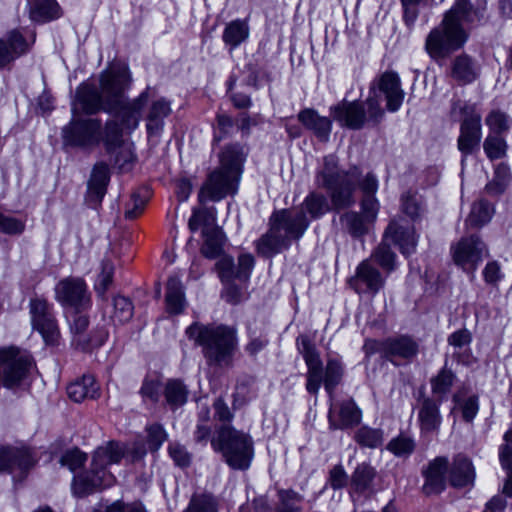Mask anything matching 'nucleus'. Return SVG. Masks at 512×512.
<instances>
[{
    "mask_svg": "<svg viewBox=\"0 0 512 512\" xmlns=\"http://www.w3.org/2000/svg\"><path fill=\"white\" fill-rule=\"evenodd\" d=\"M132 77L128 67L114 63L99 75V89L93 84L83 83L76 90L77 103L81 111L95 114L100 110L112 113L120 119L129 130L138 127L143 112L155 91L151 87L132 100H128L125 92L130 88Z\"/></svg>",
    "mask_w": 512,
    "mask_h": 512,
    "instance_id": "obj_1",
    "label": "nucleus"
},
{
    "mask_svg": "<svg viewBox=\"0 0 512 512\" xmlns=\"http://www.w3.org/2000/svg\"><path fill=\"white\" fill-rule=\"evenodd\" d=\"M317 182L331 192V201L336 209L347 208L355 203L353 191L356 185L364 197L375 196L378 189V181L371 173L361 175L356 167L347 172H339L334 156L324 158V167L317 174Z\"/></svg>",
    "mask_w": 512,
    "mask_h": 512,
    "instance_id": "obj_2",
    "label": "nucleus"
},
{
    "mask_svg": "<svg viewBox=\"0 0 512 512\" xmlns=\"http://www.w3.org/2000/svg\"><path fill=\"white\" fill-rule=\"evenodd\" d=\"M145 453L146 451L142 445H135L128 451L123 444L114 441L98 447L94 452L90 471L84 475L74 477V492L82 495L96 488L111 486L115 478L112 473L107 471L108 465L119 463L125 455L134 462L142 459Z\"/></svg>",
    "mask_w": 512,
    "mask_h": 512,
    "instance_id": "obj_3",
    "label": "nucleus"
},
{
    "mask_svg": "<svg viewBox=\"0 0 512 512\" xmlns=\"http://www.w3.org/2000/svg\"><path fill=\"white\" fill-rule=\"evenodd\" d=\"M246 154L244 147L237 144L224 148L219 155V166L208 174L200 189L201 203L220 201L237 192Z\"/></svg>",
    "mask_w": 512,
    "mask_h": 512,
    "instance_id": "obj_4",
    "label": "nucleus"
},
{
    "mask_svg": "<svg viewBox=\"0 0 512 512\" xmlns=\"http://www.w3.org/2000/svg\"><path fill=\"white\" fill-rule=\"evenodd\" d=\"M186 335L202 347L209 364L228 367L238 347L237 330L227 325H203L193 323L186 329Z\"/></svg>",
    "mask_w": 512,
    "mask_h": 512,
    "instance_id": "obj_5",
    "label": "nucleus"
},
{
    "mask_svg": "<svg viewBox=\"0 0 512 512\" xmlns=\"http://www.w3.org/2000/svg\"><path fill=\"white\" fill-rule=\"evenodd\" d=\"M270 229L257 242L258 252L270 257L289 247L292 240L300 239L309 226L303 211L288 209L275 211L270 217Z\"/></svg>",
    "mask_w": 512,
    "mask_h": 512,
    "instance_id": "obj_6",
    "label": "nucleus"
},
{
    "mask_svg": "<svg viewBox=\"0 0 512 512\" xmlns=\"http://www.w3.org/2000/svg\"><path fill=\"white\" fill-rule=\"evenodd\" d=\"M297 345L308 367L307 391L311 394H317L322 382H324L326 391L332 396L334 388L339 384L343 375L340 362L336 359H329L327 361L325 374H323L322 361L309 338L305 335L299 336L297 338Z\"/></svg>",
    "mask_w": 512,
    "mask_h": 512,
    "instance_id": "obj_7",
    "label": "nucleus"
},
{
    "mask_svg": "<svg viewBox=\"0 0 512 512\" xmlns=\"http://www.w3.org/2000/svg\"><path fill=\"white\" fill-rule=\"evenodd\" d=\"M211 445L223 453L226 462L233 469H247L253 458L251 437L226 424L218 429L217 437L211 439Z\"/></svg>",
    "mask_w": 512,
    "mask_h": 512,
    "instance_id": "obj_8",
    "label": "nucleus"
},
{
    "mask_svg": "<svg viewBox=\"0 0 512 512\" xmlns=\"http://www.w3.org/2000/svg\"><path fill=\"white\" fill-rule=\"evenodd\" d=\"M384 112L376 92L365 102L342 100L330 107V115L341 126L349 129H361L367 122L378 123Z\"/></svg>",
    "mask_w": 512,
    "mask_h": 512,
    "instance_id": "obj_9",
    "label": "nucleus"
},
{
    "mask_svg": "<svg viewBox=\"0 0 512 512\" xmlns=\"http://www.w3.org/2000/svg\"><path fill=\"white\" fill-rule=\"evenodd\" d=\"M389 240L398 245L404 255L414 252L417 243L415 231L412 227H404L396 222H391L385 231L383 241L369 258L370 262L373 260L378 263L387 273H391L396 268V255L390 248Z\"/></svg>",
    "mask_w": 512,
    "mask_h": 512,
    "instance_id": "obj_10",
    "label": "nucleus"
},
{
    "mask_svg": "<svg viewBox=\"0 0 512 512\" xmlns=\"http://www.w3.org/2000/svg\"><path fill=\"white\" fill-rule=\"evenodd\" d=\"M80 105L75 99L72 107V119L62 128L63 144L69 147L90 149L102 140V124L95 118H83L78 115Z\"/></svg>",
    "mask_w": 512,
    "mask_h": 512,
    "instance_id": "obj_11",
    "label": "nucleus"
},
{
    "mask_svg": "<svg viewBox=\"0 0 512 512\" xmlns=\"http://www.w3.org/2000/svg\"><path fill=\"white\" fill-rule=\"evenodd\" d=\"M468 39L466 29L441 23L434 27L426 37L425 51L434 60L448 57L451 53L464 46Z\"/></svg>",
    "mask_w": 512,
    "mask_h": 512,
    "instance_id": "obj_12",
    "label": "nucleus"
},
{
    "mask_svg": "<svg viewBox=\"0 0 512 512\" xmlns=\"http://www.w3.org/2000/svg\"><path fill=\"white\" fill-rule=\"evenodd\" d=\"M463 116L460 134L457 140L458 149L464 155H469L479 148L482 137L481 115L476 112L475 105L461 101L452 104L451 116Z\"/></svg>",
    "mask_w": 512,
    "mask_h": 512,
    "instance_id": "obj_13",
    "label": "nucleus"
},
{
    "mask_svg": "<svg viewBox=\"0 0 512 512\" xmlns=\"http://www.w3.org/2000/svg\"><path fill=\"white\" fill-rule=\"evenodd\" d=\"M33 366L31 355L16 347L0 349V384L5 388L18 387Z\"/></svg>",
    "mask_w": 512,
    "mask_h": 512,
    "instance_id": "obj_14",
    "label": "nucleus"
},
{
    "mask_svg": "<svg viewBox=\"0 0 512 512\" xmlns=\"http://www.w3.org/2000/svg\"><path fill=\"white\" fill-rule=\"evenodd\" d=\"M452 259L464 272L470 275V280L475 279V271L488 255L483 241L477 236L465 237L451 247Z\"/></svg>",
    "mask_w": 512,
    "mask_h": 512,
    "instance_id": "obj_15",
    "label": "nucleus"
},
{
    "mask_svg": "<svg viewBox=\"0 0 512 512\" xmlns=\"http://www.w3.org/2000/svg\"><path fill=\"white\" fill-rule=\"evenodd\" d=\"M29 314L32 327L37 330L47 344H54L59 338V329L51 305L40 296L29 301Z\"/></svg>",
    "mask_w": 512,
    "mask_h": 512,
    "instance_id": "obj_16",
    "label": "nucleus"
},
{
    "mask_svg": "<svg viewBox=\"0 0 512 512\" xmlns=\"http://www.w3.org/2000/svg\"><path fill=\"white\" fill-rule=\"evenodd\" d=\"M35 464L31 452L27 448L0 447V472L23 477Z\"/></svg>",
    "mask_w": 512,
    "mask_h": 512,
    "instance_id": "obj_17",
    "label": "nucleus"
},
{
    "mask_svg": "<svg viewBox=\"0 0 512 512\" xmlns=\"http://www.w3.org/2000/svg\"><path fill=\"white\" fill-rule=\"evenodd\" d=\"M55 294L59 302L74 307H84L90 302L86 284L81 278L61 280L55 287Z\"/></svg>",
    "mask_w": 512,
    "mask_h": 512,
    "instance_id": "obj_18",
    "label": "nucleus"
},
{
    "mask_svg": "<svg viewBox=\"0 0 512 512\" xmlns=\"http://www.w3.org/2000/svg\"><path fill=\"white\" fill-rule=\"evenodd\" d=\"M385 283L384 277L373 266L370 259L363 260L356 269L355 275L350 279V285L358 293L376 294Z\"/></svg>",
    "mask_w": 512,
    "mask_h": 512,
    "instance_id": "obj_19",
    "label": "nucleus"
},
{
    "mask_svg": "<svg viewBox=\"0 0 512 512\" xmlns=\"http://www.w3.org/2000/svg\"><path fill=\"white\" fill-rule=\"evenodd\" d=\"M440 404L441 399L435 400L427 396L419 399L417 418L422 434L438 432L442 423Z\"/></svg>",
    "mask_w": 512,
    "mask_h": 512,
    "instance_id": "obj_20",
    "label": "nucleus"
},
{
    "mask_svg": "<svg viewBox=\"0 0 512 512\" xmlns=\"http://www.w3.org/2000/svg\"><path fill=\"white\" fill-rule=\"evenodd\" d=\"M446 474H448V459L436 457L423 471L425 477L423 492L426 495L441 493L446 487Z\"/></svg>",
    "mask_w": 512,
    "mask_h": 512,
    "instance_id": "obj_21",
    "label": "nucleus"
},
{
    "mask_svg": "<svg viewBox=\"0 0 512 512\" xmlns=\"http://www.w3.org/2000/svg\"><path fill=\"white\" fill-rule=\"evenodd\" d=\"M483 17L482 10L475 7L469 0H456L444 14L445 24L465 29V24L479 21Z\"/></svg>",
    "mask_w": 512,
    "mask_h": 512,
    "instance_id": "obj_22",
    "label": "nucleus"
},
{
    "mask_svg": "<svg viewBox=\"0 0 512 512\" xmlns=\"http://www.w3.org/2000/svg\"><path fill=\"white\" fill-rule=\"evenodd\" d=\"M88 325V317L81 314H75L70 324L72 344L83 351L101 346L106 338V334L104 332H102L97 338L90 336V334L86 333Z\"/></svg>",
    "mask_w": 512,
    "mask_h": 512,
    "instance_id": "obj_23",
    "label": "nucleus"
},
{
    "mask_svg": "<svg viewBox=\"0 0 512 512\" xmlns=\"http://www.w3.org/2000/svg\"><path fill=\"white\" fill-rule=\"evenodd\" d=\"M448 480L455 488L472 485L475 480V470L471 460L465 455H456L452 463H448Z\"/></svg>",
    "mask_w": 512,
    "mask_h": 512,
    "instance_id": "obj_24",
    "label": "nucleus"
},
{
    "mask_svg": "<svg viewBox=\"0 0 512 512\" xmlns=\"http://www.w3.org/2000/svg\"><path fill=\"white\" fill-rule=\"evenodd\" d=\"M379 91L384 94L387 110L397 111L404 99V92L401 89L400 79L395 72H385L379 79Z\"/></svg>",
    "mask_w": 512,
    "mask_h": 512,
    "instance_id": "obj_25",
    "label": "nucleus"
},
{
    "mask_svg": "<svg viewBox=\"0 0 512 512\" xmlns=\"http://www.w3.org/2000/svg\"><path fill=\"white\" fill-rule=\"evenodd\" d=\"M361 411L353 400L348 399L341 402L339 410L336 412L333 408L329 412V423L332 429H346L353 427L361 421Z\"/></svg>",
    "mask_w": 512,
    "mask_h": 512,
    "instance_id": "obj_26",
    "label": "nucleus"
},
{
    "mask_svg": "<svg viewBox=\"0 0 512 512\" xmlns=\"http://www.w3.org/2000/svg\"><path fill=\"white\" fill-rule=\"evenodd\" d=\"M28 50V43L18 31L0 39V69Z\"/></svg>",
    "mask_w": 512,
    "mask_h": 512,
    "instance_id": "obj_27",
    "label": "nucleus"
},
{
    "mask_svg": "<svg viewBox=\"0 0 512 512\" xmlns=\"http://www.w3.org/2000/svg\"><path fill=\"white\" fill-rule=\"evenodd\" d=\"M109 182V169L104 163L96 164L88 182L87 199L94 205L101 202Z\"/></svg>",
    "mask_w": 512,
    "mask_h": 512,
    "instance_id": "obj_28",
    "label": "nucleus"
},
{
    "mask_svg": "<svg viewBox=\"0 0 512 512\" xmlns=\"http://www.w3.org/2000/svg\"><path fill=\"white\" fill-rule=\"evenodd\" d=\"M299 121L318 137L321 141H327L332 128L329 118L320 116L313 109H304L298 114Z\"/></svg>",
    "mask_w": 512,
    "mask_h": 512,
    "instance_id": "obj_29",
    "label": "nucleus"
},
{
    "mask_svg": "<svg viewBox=\"0 0 512 512\" xmlns=\"http://www.w3.org/2000/svg\"><path fill=\"white\" fill-rule=\"evenodd\" d=\"M170 102L163 98L154 99L147 112L146 128L150 135L159 134L163 128V120L171 113Z\"/></svg>",
    "mask_w": 512,
    "mask_h": 512,
    "instance_id": "obj_30",
    "label": "nucleus"
},
{
    "mask_svg": "<svg viewBox=\"0 0 512 512\" xmlns=\"http://www.w3.org/2000/svg\"><path fill=\"white\" fill-rule=\"evenodd\" d=\"M479 69L468 55L457 56L451 66V76L461 84H469L477 79Z\"/></svg>",
    "mask_w": 512,
    "mask_h": 512,
    "instance_id": "obj_31",
    "label": "nucleus"
},
{
    "mask_svg": "<svg viewBox=\"0 0 512 512\" xmlns=\"http://www.w3.org/2000/svg\"><path fill=\"white\" fill-rule=\"evenodd\" d=\"M29 16L35 22H48L60 17V7L55 0H27Z\"/></svg>",
    "mask_w": 512,
    "mask_h": 512,
    "instance_id": "obj_32",
    "label": "nucleus"
},
{
    "mask_svg": "<svg viewBox=\"0 0 512 512\" xmlns=\"http://www.w3.org/2000/svg\"><path fill=\"white\" fill-rule=\"evenodd\" d=\"M67 394L75 402H81L86 398L94 399L99 395V385L92 375H84L67 387Z\"/></svg>",
    "mask_w": 512,
    "mask_h": 512,
    "instance_id": "obj_33",
    "label": "nucleus"
},
{
    "mask_svg": "<svg viewBox=\"0 0 512 512\" xmlns=\"http://www.w3.org/2000/svg\"><path fill=\"white\" fill-rule=\"evenodd\" d=\"M249 33L250 29L246 20H233L225 26L222 40L232 51L248 39Z\"/></svg>",
    "mask_w": 512,
    "mask_h": 512,
    "instance_id": "obj_34",
    "label": "nucleus"
},
{
    "mask_svg": "<svg viewBox=\"0 0 512 512\" xmlns=\"http://www.w3.org/2000/svg\"><path fill=\"white\" fill-rule=\"evenodd\" d=\"M384 351L391 356L410 359L417 355L418 344L410 337L402 336L385 341Z\"/></svg>",
    "mask_w": 512,
    "mask_h": 512,
    "instance_id": "obj_35",
    "label": "nucleus"
},
{
    "mask_svg": "<svg viewBox=\"0 0 512 512\" xmlns=\"http://www.w3.org/2000/svg\"><path fill=\"white\" fill-rule=\"evenodd\" d=\"M167 310L172 314H179L184 310L186 300L184 296L183 286L180 279L171 276L167 282L166 291Z\"/></svg>",
    "mask_w": 512,
    "mask_h": 512,
    "instance_id": "obj_36",
    "label": "nucleus"
},
{
    "mask_svg": "<svg viewBox=\"0 0 512 512\" xmlns=\"http://www.w3.org/2000/svg\"><path fill=\"white\" fill-rule=\"evenodd\" d=\"M204 244L201 251L204 256L208 258L217 257L221 250L224 241L223 232L216 227H205L203 229Z\"/></svg>",
    "mask_w": 512,
    "mask_h": 512,
    "instance_id": "obj_37",
    "label": "nucleus"
},
{
    "mask_svg": "<svg viewBox=\"0 0 512 512\" xmlns=\"http://www.w3.org/2000/svg\"><path fill=\"white\" fill-rule=\"evenodd\" d=\"M164 395L167 404L176 409L187 402L188 389L181 380L170 379L165 385Z\"/></svg>",
    "mask_w": 512,
    "mask_h": 512,
    "instance_id": "obj_38",
    "label": "nucleus"
},
{
    "mask_svg": "<svg viewBox=\"0 0 512 512\" xmlns=\"http://www.w3.org/2000/svg\"><path fill=\"white\" fill-rule=\"evenodd\" d=\"M375 476L376 470L369 464L362 463L358 465L352 474V488L358 493L370 490L373 486Z\"/></svg>",
    "mask_w": 512,
    "mask_h": 512,
    "instance_id": "obj_39",
    "label": "nucleus"
},
{
    "mask_svg": "<svg viewBox=\"0 0 512 512\" xmlns=\"http://www.w3.org/2000/svg\"><path fill=\"white\" fill-rule=\"evenodd\" d=\"M456 381V375L447 364L430 380L431 391L440 398L448 394Z\"/></svg>",
    "mask_w": 512,
    "mask_h": 512,
    "instance_id": "obj_40",
    "label": "nucleus"
},
{
    "mask_svg": "<svg viewBox=\"0 0 512 512\" xmlns=\"http://www.w3.org/2000/svg\"><path fill=\"white\" fill-rule=\"evenodd\" d=\"M329 210L330 206L326 197L314 192L305 198L300 208L304 215L308 213L312 219L320 218Z\"/></svg>",
    "mask_w": 512,
    "mask_h": 512,
    "instance_id": "obj_41",
    "label": "nucleus"
},
{
    "mask_svg": "<svg viewBox=\"0 0 512 512\" xmlns=\"http://www.w3.org/2000/svg\"><path fill=\"white\" fill-rule=\"evenodd\" d=\"M341 223L353 237H360L366 234L369 226L372 224L361 214L356 212L345 213L341 216Z\"/></svg>",
    "mask_w": 512,
    "mask_h": 512,
    "instance_id": "obj_42",
    "label": "nucleus"
},
{
    "mask_svg": "<svg viewBox=\"0 0 512 512\" xmlns=\"http://www.w3.org/2000/svg\"><path fill=\"white\" fill-rule=\"evenodd\" d=\"M493 208L486 201H479L472 206L466 224L472 228L481 227L488 223L492 217Z\"/></svg>",
    "mask_w": 512,
    "mask_h": 512,
    "instance_id": "obj_43",
    "label": "nucleus"
},
{
    "mask_svg": "<svg viewBox=\"0 0 512 512\" xmlns=\"http://www.w3.org/2000/svg\"><path fill=\"white\" fill-rule=\"evenodd\" d=\"M507 148L505 139L498 135L489 134L483 142L484 152L491 161L504 158Z\"/></svg>",
    "mask_w": 512,
    "mask_h": 512,
    "instance_id": "obj_44",
    "label": "nucleus"
},
{
    "mask_svg": "<svg viewBox=\"0 0 512 512\" xmlns=\"http://www.w3.org/2000/svg\"><path fill=\"white\" fill-rule=\"evenodd\" d=\"M217 501L209 493H194L186 512H217Z\"/></svg>",
    "mask_w": 512,
    "mask_h": 512,
    "instance_id": "obj_45",
    "label": "nucleus"
},
{
    "mask_svg": "<svg viewBox=\"0 0 512 512\" xmlns=\"http://www.w3.org/2000/svg\"><path fill=\"white\" fill-rule=\"evenodd\" d=\"M118 120L121 121L120 119ZM121 126L122 128L114 120L108 121L106 123L104 133H102V140L105 142L108 152H112L116 149L117 146L123 143L121 139L122 130H127V128H125L123 124H121ZM128 131L130 130L128 129Z\"/></svg>",
    "mask_w": 512,
    "mask_h": 512,
    "instance_id": "obj_46",
    "label": "nucleus"
},
{
    "mask_svg": "<svg viewBox=\"0 0 512 512\" xmlns=\"http://www.w3.org/2000/svg\"><path fill=\"white\" fill-rule=\"evenodd\" d=\"M279 503L276 512H302L299 504L303 496L293 490H280L278 492Z\"/></svg>",
    "mask_w": 512,
    "mask_h": 512,
    "instance_id": "obj_47",
    "label": "nucleus"
},
{
    "mask_svg": "<svg viewBox=\"0 0 512 512\" xmlns=\"http://www.w3.org/2000/svg\"><path fill=\"white\" fill-rule=\"evenodd\" d=\"M354 439L361 446L376 448L383 442V432L380 429L363 426L355 433Z\"/></svg>",
    "mask_w": 512,
    "mask_h": 512,
    "instance_id": "obj_48",
    "label": "nucleus"
},
{
    "mask_svg": "<svg viewBox=\"0 0 512 512\" xmlns=\"http://www.w3.org/2000/svg\"><path fill=\"white\" fill-rule=\"evenodd\" d=\"M148 198L149 191L147 189H139L133 192L126 206L125 218L130 220L137 218L143 212Z\"/></svg>",
    "mask_w": 512,
    "mask_h": 512,
    "instance_id": "obj_49",
    "label": "nucleus"
},
{
    "mask_svg": "<svg viewBox=\"0 0 512 512\" xmlns=\"http://www.w3.org/2000/svg\"><path fill=\"white\" fill-rule=\"evenodd\" d=\"M113 274V264L109 260H103L101 264V273L98 275L95 283V291L103 300L106 299V292L112 284Z\"/></svg>",
    "mask_w": 512,
    "mask_h": 512,
    "instance_id": "obj_50",
    "label": "nucleus"
},
{
    "mask_svg": "<svg viewBox=\"0 0 512 512\" xmlns=\"http://www.w3.org/2000/svg\"><path fill=\"white\" fill-rule=\"evenodd\" d=\"M485 123L491 131L490 134L500 136L510 129L511 120L504 112L493 110L486 116Z\"/></svg>",
    "mask_w": 512,
    "mask_h": 512,
    "instance_id": "obj_51",
    "label": "nucleus"
},
{
    "mask_svg": "<svg viewBox=\"0 0 512 512\" xmlns=\"http://www.w3.org/2000/svg\"><path fill=\"white\" fill-rule=\"evenodd\" d=\"M387 449L397 457H406L415 449V442L411 437L399 435L387 445Z\"/></svg>",
    "mask_w": 512,
    "mask_h": 512,
    "instance_id": "obj_52",
    "label": "nucleus"
},
{
    "mask_svg": "<svg viewBox=\"0 0 512 512\" xmlns=\"http://www.w3.org/2000/svg\"><path fill=\"white\" fill-rule=\"evenodd\" d=\"M113 318L120 323L129 321L133 316L134 307L132 302L123 296H117L113 300Z\"/></svg>",
    "mask_w": 512,
    "mask_h": 512,
    "instance_id": "obj_53",
    "label": "nucleus"
},
{
    "mask_svg": "<svg viewBox=\"0 0 512 512\" xmlns=\"http://www.w3.org/2000/svg\"><path fill=\"white\" fill-rule=\"evenodd\" d=\"M117 152L115 155V164L118 165L119 169L127 170L130 164L135 160V154L132 144L122 143L116 147Z\"/></svg>",
    "mask_w": 512,
    "mask_h": 512,
    "instance_id": "obj_54",
    "label": "nucleus"
},
{
    "mask_svg": "<svg viewBox=\"0 0 512 512\" xmlns=\"http://www.w3.org/2000/svg\"><path fill=\"white\" fill-rule=\"evenodd\" d=\"M147 443L149 449L153 452L157 451L164 441L167 439V433L159 424H153L147 428Z\"/></svg>",
    "mask_w": 512,
    "mask_h": 512,
    "instance_id": "obj_55",
    "label": "nucleus"
},
{
    "mask_svg": "<svg viewBox=\"0 0 512 512\" xmlns=\"http://www.w3.org/2000/svg\"><path fill=\"white\" fill-rule=\"evenodd\" d=\"M87 460V455L75 448L66 451L61 457V464L67 466L71 471H75L82 467Z\"/></svg>",
    "mask_w": 512,
    "mask_h": 512,
    "instance_id": "obj_56",
    "label": "nucleus"
},
{
    "mask_svg": "<svg viewBox=\"0 0 512 512\" xmlns=\"http://www.w3.org/2000/svg\"><path fill=\"white\" fill-rule=\"evenodd\" d=\"M25 229V224L22 220L15 217L6 216L0 213V232L16 235L21 234Z\"/></svg>",
    "mask_w": 512,
    "mask_h": 512,
    "instance_id": "obj_57",
    "label": "nucleus"
},
{
    "mask_svg": "<svg viewBox=\"0 0 512 512\" xmlns=\"http://www.w3.org/2000/svg\"><path fill=\"white\" fill-rule=\"evenodd\" d=\"M168 450L171 458L177 466L187 467L190 465L191 455L183 445L176 442L170 443Z\"/></svg>",
    "mask_w": 512,
    "mask_h": 512,
    "instance_id": "obj_58",
    "label": "nucleus"
},
{
    "mask_svg": "<svg viewBox=\"0 0 512 512\" xmlns=\"http://www.w3.org/2000/svg\"><path fill=\"white\" fill-rule=\"evenodd\" d=\"M362 216L370 223H373L379 211V203L375 196L363 197L361 201Z\"/></svg>",
    "mask_w": 512,
    "mask_h": 512,
    "instance_id": "obj_59",
    "label": "nucleus"
},
{
    "mask_svg": "<svg viewBox=\"0 0 512 512\" xmlns=\"http://www.w3.org/2000/svg\"><path fill=\"white\" fill-rule=\"evenodd\" d=\"M402 209L412 219L420 215L421 206L416 195L406 193L402 196Z\"/></svg>",
    "mask_w": 512,
    "mask_h": 512,
    "instance_id": "obj_60",
    "label": "nucleus"
},
{
    "mask_svg": "<svg viewBox=\"0 0 512 512\" xmlns=\"http://www.w3.org/2000/svg\"><path fill=\"white\" fill-rule=\"evenodd\" d=\"M216 266L223 282H230L232 278H235L236 269L232 258L223 257L217 262Z\"/></svg>",
    "mask_w": 512,
    "mask_h": 512,
    "instance_id": "obj_61",
    "label": "nucleus"
},
{
    "mask_svg": "<svg viewBox=\"0 0 512 512\" xmlns=\"http://www.w3.org/2000/svg\"><path fill=\"white\" fill-rule=\"evenodd\" d=\"M254 266V258L250 254H242L238 258L235 278L245 281Z\"/></svg>",
    "mask_w": 512,
    "mask_h": 512,
    "instance_id": "obj_62",
    "label": "nucleus"
},
{
    "mask_svg": "<svg viewBox=\"0 0 512 512\" xmlns=\"http://www.w3.org/2000/svg\"><path fill=\"white\" fill-rule=\"evenodd\" d=\"M483 277L487 284H497L502 278L499 263L496 261L488 262L483 270Z\"/></svg>",
    "mask_w": 512,
    "mask_h": 512,
    "instance_id": "obj_63",
    "label": "nucleus"
},
{
    "mask_svg": "<svg viewBox=\"0 0 512 512\" xmlns=\"http://www.w3.org/2000/svg\"><path fill=\"white\" fill-rule=\"evenodd\" d=\"M105 512H146V510L139 502L124 503L122 501H115L106 508Z\"/></svg>",
    "mask_w": 512,
    "mask_h": 512,
    "instance_id": "obj_64",
    "label": "nucleus"
}]
</instances>
